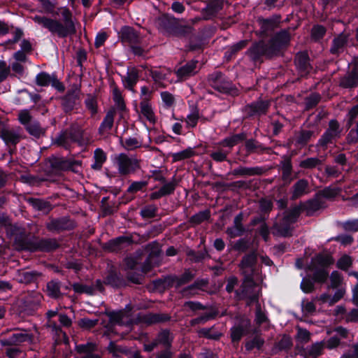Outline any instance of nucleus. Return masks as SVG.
<instances>
[{"instance_id": "nucleus-4", "label": "nucleus", "mask_w": 358, "mask_h": 358, "mask_svg": "<svg viewBox=\"0 0 358 358\" xmlns=\"http://www.w3.org/2000/svg\"><path fill=\"white\" fill-rule=\"evenodd\" d=\"M114 164L121 175L130 174L139 167L138 161L134 157H129L124 153L116 155Z\"/></svg>"}, {"instance_id": "nucleus-24", "label": "nucleus", "mask_w": 358, "mask_h": 358, "mask_svg": "<svg viewBox=\"0 0 358 358\" xmlns=\"http://www.w3.org/2000/svg\"><path fill=\"white\" fill-rule=\"evenodd\" d=\"M160 95L162 103L166 108H170L175 105L176 99L171 93L164 91L162 92Z\"/></svg>"}, {"instance_id": "nucleus-47", "label": "nucleus", "mask_w": 358, "mask_h": 358, "mask_svg": "<svg viewBox=\"0 0 358 358\" xmlns=\"http://www.w3.org/2000/svg\"><path fill=\"white\" fill-rule=\"evenodd\" d=\"M199 334L202 336L212 339H217L220 336L217 332H213L210 329H202L199 331Z\"/></svg>"}, {"instance_id": "nucleus-53", "label": "nucleus", "mask_w": 358, "mask_h": 358, "mask_svg": "<svg viewBox=\"0 0 358 358\" xmlns=\"http://www.w3.org/2000/svg\"><path fill=\"white\" fill-rule=\"evenodd\" d=\"M108 38V35L105 32H99L95 38V46L96 48L101 47Z\"/></svg>"}, {"instance_id": "nucleus-14", "label": "nucleus", "mask_w": 358, "mask_h": 358, "mask_svg": "<svg viewBox=\"0 0 358 358\" xmlns=\"http://www.w3.org/2000/svg\"><path fill=\"white\" fill-rule=\"evenodd\" d=\"M121 38L129 43H136L138 41V35L136 32L129 27H124L121 29Z\"/></svg>"}, {"instance_id": "nucleus-3", "label": "nucleus", "mask_w": 358, "mask_h": 358, "mask_svg": "<svg viewBox=\"0 0 358 358\" xmlns=\"http://www.w3.org/2000/svg\"><path fill=\"white\" fill-rule=\"evenodd\" d=\"M333 263L334 259L329 254H319L312 259L308 270L313 272V278L316 282H324L329 274L326 267Z\"/></svg>"}, {"instance_id": "nucleus-34", "label": "nucleus", "mask_w": 358, "mask_h": 358, "mask_svg": "<svg viewBox=\"0 0 358 358\" xmlns=\"http://www.w3.org/2000/svg\"><path fill=\"white\" fill-rule=\"evenodd\" d=\"M324 346V345L322 342L316 343L308 349V353L309 355L313 357H316L321 354Z\"/></svg>"}, {"instance_id": "nucleus-32", "label": "nucleus", "mask_w": 358, "mask_h": 358, "mask_svg": "<svg viewBox=\"0 0 358 358\" xmlns=\"http://www.w3.org/2000/svg\"><path fill=\"white\" fill-rule=\"evenodd\" d=\"M52 76L42 72L38 73L36 77V83L41 86H47L50 84Z\"/></svg>"}, {"instance_id": "nucleus-31", "label": "nucleus", "mask_w": 358, "mask_h": 358, "mask_svg": "<svg viewBox=\"0 0 358 358\" xmlns=\"http://www.w3.org/2000/svg\"><path fill=\"white\" fill-rule=\"evenodd\" d=\"M29 339V336L27 334L24 332H17L13 334L9 338V343L11 344L17 345L18 343H22Z\"/></svg>"}, {"instance_id": "nucleus-25", "label": "nucleus", "mask_w": 358, "mask_h": 358, "mask_svg": "<svg viewBox=\"0 0 358 358\" xmlns=\"http://www.w3.org/2000/svg\"><path fill=\"white\" fill-rule=\"evenodd\" d=\"M10 76H13L10 66H8L4 60H0V83L6 80Z\"/></svg>"}, {"instance_id": "nucleus-44", "label": "nucleus", "mask_w": 358, "mask_h": 358, "mask_svg": "<svg viewBox=\"0 0 358 358\" xmlns=\"http://www.w3.org/2000/svg\"><path fill=\"white\" fill-rule=\"evenodd\" d=\"M264 343V340L256 336L252 341L246 343L245 347L248 350H252L254 348H260Z\"/></svg>"}, {"instance_id": "nucleus-50", "label": "nucleus", "mask_w": 358, "mask_h": 358, "mask_svg": "<svg viewBox=\"0 0 358 358\" xmlns=\"http://www.w3.org/2000/svg\"><path fill=\"white\" fill-rule=\"evenodd\" d=\"M319 164V160L317 158H308L301 162V166L304 168H313Z\"/></svg>"}, {"instance_id": "nucleus-15", "label": "nucleus", "mask_w": 358, "mask_h": 358, "mask_svg": "<svg viewBox=\"0 0 358 358\" xmlns=\"http://www.w3.org/2000/svg\"><path fill=\"white\" fill-rule=\"evenodd\" d=\"M295 64L302 73H306L308 71V59L306 53L297 54L295 58Z\"/></svg>"}, {"instance_id": "nucleus-58", "label": "nucleus", "mask_w": 358, "mask_h": 358, "mask_svg": "<svg viewBox=\"0 0 358 358\" xmlns=\"http://www.w3.org/2000/svg\"><path fill=\"white\" fill-rule=\"evenodd\" d=\"M301 287L304 292L309 293L313 289V283L309 280L303 279L301 283Z\"/></svg>"}, {"instance_id": "nucleus-38", "label": "nucleus", "mask_w": 358, "mask_h": 358, "mask_svg": "<svg viewBox=\"0 0 358 358\" xmlns=\"http://www.w3.org/2000/svg\"><path fill=\"white\" fill-rule=\"evenodd\" d=\"M123 145L126 149L133 150L139 148L141 145V142L138 141L136 138H129L125 139Z\"/></svg>"}, {"instance_id": "nucleus-56", "label": "nucleus", "mask_w": 358, "mask_h": 358, "mask_svg": "<svg viewBox=\"0 0 358 358\" xmlns=\"http://www.w3.org/2000/svg\"><path fill=\"white\" fill-rule=\"evenodd\" d=\"M343 358H358V345H353L349 352L343 355Z\"/></svg>"}, {"instance_id": "nucleus-1", "label": "nucleus", "mask_w": 358, "mask_h": 358, "mask_svg": "<svg viewBox=\"0 0 358 358\" xmlns=\"http://www.w3.org/2000/svg\"><path fill=\"white\" fill-rule=\"evenodd\" d=\"M62 21L52 19L43 15H35L32 20L43 28L47 29L52 34L64 38L76 33V26L72 13L69 8L61 9Z\"/></svg>"}, {"instance_id": "nucleus-37", "label": "nucleus", "mask_w": 358, "mask_h": 358, "mask_svg": "<svg viewBox=\"0 0 358 358\" xmlns=\"http://www.w3.org/2000/svg\"><path fill=\"white\" fill-rule=\"evenodd\" d=\"M199 119V112L197 110H192L187 117L186 123L188 127H194L196 125Z\"/></svg>"}, {"instance_id": "nucleus-49", "label": "nucleus", "mask_w": 358, "mask_h": 358, "mask_svg": "<svg viewBox=\"0 0 358 358\" xmlns=\"http://www.w3.org/2000/svg\"><path fill=\"white\" fill-rule=\"evenodd\" d=\"M344 227L347 231H358V219L345 222Z\"/></svg>"}, {"instance_id": "nucleus-35", "label": "nucleus", "mask_w": 358, "mask_h": 358, "mask_svg": "<svg viewBox=\"0 0 358 358\" xmlns=\"http://www.w3.org/2000/svg\"><path fill=\"white\" fill-rule=\"evenodd\" d=\"M352 259L348 255L341 257L337 262V266L343 270L348 269L352 264Z\"/></svg>"}, {"instance_id": "nucleus-11", "label": "nucleus", "mask_w": 358, "mask_h": 358, "mask_svg": "<svg viewBox=\"0 0 358 358\" xmlns=\"http://www.w3.org/2000/svg\"><path fill=\"white\" fill-rule=\"evenodd\" d=\"M94 162L91 165L94 170H100L106 160V153L101 149L96 148L94 153Z\"/></svg>"}, {"instance_id": "nucleus-8", "label": "nucleus", "mask_w": 358, "mask_h": 358, "mask_svg": "<svg viewBox=\"0 0 358 358\" xmlns=\"http://www.w3.org/2000/svg\"><path fill=\"white\" fill-rule=\"evenodd\" d=\"M242 219L243 215L238 214L234 218V226L227 229V233L230 238L239 236L243 234L244 229L241 224Z\"/></svg>"}, {"instance_id": "nucleus-27", "label": "nucleus", "mask_w": 358, "mask_h": 358, "mask_svg": "<svg viewBox=\"0 0 358 358\" xmlns=\"http://www.w3.org/2000/svg\"><path fill=\"white\" fill-rule=\"evenodd\" d=\"M27 131L32 136L36 137H39L43 133V131L38 124V122L35 121L31 122L25 127Z\"/></svg>"}, {"instance_id": "nucleus-13", "label": "nucleus", "mask_w": 358, "mask_h": 358, "mask_svg": "<svg viewBox=\"0 0 358 358\" xmlns=\"http://www.w3.org/2000/svg\"><path fill=\"white\" fill-rule=\"evenodd\" d=\"M347 43V36L345 34H340L333 41V45L331 48V52L333 54H337L343 50L345 45Z\"/></svg>"}, {"instance_id": "nucleus-36", "label": "nucleus", "mask_w": 358, "mask_h": 358, "mask_svg": "<svg viewBox=\"0 0 358 358\" xmlns=\"http://www.w3.org/2000/svg\"><path fill=\"white\" fill-rule=\"evenodd\" d=\"M112 91L114 101L120 108H124V104L120 91L115 86H113Z\"/></svg>"}, {"instance_id": "nucleus-5", "label": "nucleus", "mask_w": 358, "mask_h": 358, "mask_svg": "<svg viewBox=\"0 0 358 358\" xmlns=\"http://www.w3.org/2000/svg\"><path fill=\"white\" fill-rule=\"evenodd\" d=\"M139 116L141 119L148 121L151 124H155L157 120L154 108L148 99H143L140 102Z\"/></svg>"}, {"instance_id": "nucleus-28", "label": "nucleus", "mask_w": 358, "mask_h": 358, "mask_svg": "<svg viewBox=\"0 0 358 358\" xmlns=\"http://www.w3.org/2000/svg\"><path fill=\"white\" fill-rule=\"evenodd\" d=\"M268 103L267 101H259L251 104L249 108L251 109L254 114L264 113L268 108Z\"/></svg>"}, {"instance_id": "nucleus-6", "label": "nucleus", "mask_w": 358, "mask_h": 358, "mask_svg": "<svg viewBox=\"0 0 358 358\" xmlns=\"http://www.w3.org/2000/svg\"><path fill=\"white\" fill-rule=\"evenodd\" d=\"M259 287L254 282L250 275H246L243 282V292L252 300H256L258 298Z\"/></svg>"}, {"instance_id": "nucleus-41", "label": "nucleus", "mask_w": 358, "mask_h": 358, "mask_svg": "<svg viewBox=\"0 0 358 358\" xmlns=\"http://www.w3.org/2000/svg\"><path fill=\"white\" fill-rule=\"evenodd\" d=\"M34 207L39 210L48 212L50 210V205L49 203L40 200L36 199L33 201Z\"/></svg>"}, {"instance_id": "nucleus-16", "label": "nucleus", "mask_w": 358, "mask_h": 358, "mask_svg": "<svg viewBox=\"0 0 358 358\" xmlns=\"http://www.w3.org/2000/svg\"><path fill=\"white\" fill-rule=\"evenodd\" d=\"M94 348L95 345L92 343L80 345L76 347L77 351L78 352L84 354V355L80 358H99L97 355L92 353Z\"/></svg>"}, {"instance_id": "nucleus-46", "label": "nucleus", "mask_w": 358, "mask_h": 358, "mask_svg": "<svg viewBox=\"0 0 358 358\" xmlns=\"http://www.w3.org/2000/svg\"><path fill=\"white\" fill-rule=\"evenodd\" d=\"M76 99V96L73 94H68L66 96L63 102V106L65 110L72 109L73 104H75Z\"/></svg>"}, {"instance_id": "nucleus-26", "label": "nucleus", "mask_w": 358, "mask_h": 358, "mask_svg": "<svg viewBox=\"0 0 358 358\" xmlns=\"http://www.w3.org/2000/svg\"><path fill=\"white\" fill-rule=\"evenodd\" d=\"M244 139L243 134H236L228 137L222 141L221 145L226 147H233Z\"/></svg>"}, {"instance_id": "nucleus-7", "label": "nucleus", "mask_w": 358, "mask_h": 358, "mask_svg": "<svg viewBox=\"0 0 358 358\" xmlns=\"http://www.w3.org/2000/svg\"><path fill=\"white\" fill-rule=\"evenodd\" d=\"M196 62H191L178 69L176 73L178 79L185 80L194 75L196 72Z\"/></svg>"}, {"instance_id": "nucleus-9", "label": "nucleus", "mask_w": 358, "mask_h": 358, "mask_svg": "<svg viewBox=\"0 0 358 358\" xmlns=\"http://www.w3.org/2000/svg\"><path fill=\"white\" fill-rule=\"evenodd\" d=\"M338 124L335 120H331L329 122V128L322 136L321 141L323 144H326L330 141L331 138L335 137L338 134Z\"/></svg>"}, {"instance_id": "nucleus-18", "label": "nucleus", "mask_w": 358, "mask_h": 358, "mask_svg": "<svg viewBox=\"0 0 358 358\" xmlns=\"http://www.w3.org/2000/svg\"><path fill=\"white\" fill-rule=\"evenodd\" d=\"M47 292L52 298H58L61 295L59 283L52 280L47 284Z\"/></svg>"}, {"instance_id": "nucleus-59", "label": "nucleus", "mask_w": 358, "mask_h": 358, "mask_svg": "<svg viewBox=\"0 0 358 358\" xmlns=\"http://www.w3.org/2000/svg\"><path fill=\"white\" fill-rule=\"evenodd\" d=\"M315 310V306L314 303L311 301L303 302L302 304V310L306 314H310L314 312Z\"/></svg>"}, {"instance_id": "nucleus-10", "label": "nucleus", "mask_w": 358, "mask_h": 358, "mask_svg": "<svg viewBox=\"0 0 358 358\" xmlns=\"http://www.w3.org/2000/svg\"><path fill=\"white\" fill-rule=\"evenodd\" d=\"M358 83V69H355L351 73L343 78L341 80V85L344 87H352Z\"/></svg>"}, {"instance_id": "nucleus-17", "label": "nucleus", "mask_w": 358, "mask_h": 358, "mask_svg": "<svg viewBox=\"0 0 358 358\" xmlns=\"http://www.w3.org/2000/svg\"><path fill=\"white\" fill-rule=\"evenodd\" d=\"M1 138L6 143L16 144L20 140V136L13 130L5 129L1 132Z\"/></svg>"}, {"instance_id": "nucleus-45", "label": "nucleus", "mask_w": 358, "mask_h": 358, "mask_svg": "<svg viewBox=\"0 0 358 358\" xmlns=\"http://www.w3.org/2000/svg\"><path fill=\"white\" fill-rule=\"evenodd\" d=\"M324 34L325 29L322 26L317 25L312 29V37L315 40L321 38L324 35Z\"/></svg>"}, {"instance_id": "nucleus-19", "label": "nucleus", "mask_w": 358, "mask_h": 358, "mask_svg": "<svg viewBox=\"0 0 358 358\" xmlns=\"http://www.w3.org/2000/svg\"><path fill=\"white\" fill-rule=\"evenodd\" d=\"M129 243V240L123 236L118 237L108 242V248L111 250H117L123 248L126 244Z\"/></svg>"}, {"instance_id": "nucleus-62", "label": "nucleus", "mask_w": 358, "mask_h": 358, "mask_svg": "<svg viewBox=\"0 0 358 358\" xmlns=\"http://www.w3.org/2000/svg\"><path fill=\"white\" fill-rule=\"evenodd\" d=\"M237 282L238 280L236 277L231 276L229 278L226 286V290L229 293L231 292L234 290L235 285L237 284Z\"/></svg>"}, {"instance_id": "nucleus-40", "label": "nucleus", "mask_w": 358, "mask_h": 358, "mask_svg": "<svg viewBox=\"0 0 358 358\" xmlns=\"http://www.w3.org/2000/svg\"><path fill=\"white\" fill-rule=\"evenodd\" d=\"M331 285L330 287L333 289L337 288L342 282V277L341 274L337 271L331 273L330 276Z\"/></svg>"}, {"instance_id": "nucleus-29", "label": "nucleus", "mask_w": 358, "mask_h": 358, "mask_svg": "<svg viewBox=\"0 0 358 358\" xmlns=\"http://www.w3.org/2000/svg\"><path fill=\"white\" fill-rule=\"evenodd\" d=\"M322 207L323 203L319 198L309 201L306 205L308 213H313Z\"/></svg>"}, {"instance_id": "nucleus-61", "label": "nucleus", "mask_w": 358, "mask_h": 358, "mask_svg": "<svg viewBox=\"0 0 358 358\" xmlns=\"http://www.w3.org/2000/svg\"><path fill=\"white\" fill-rule=\"evenodd\" d=\"M175 189V185L172 182L165 184L159 190L161 194L166 195L171 194Z\"/></svg>"}, {"instance_id": "nucleus-20", "label": "nucleus", "mask_w": 358, "mask_h": 358, "mask_svg": "<svg viewBox=\"0 0 358 358\" xmlns=\"http://www.w3.org/2000/svg\"><path fill=\"white\" fill-rule=\"evenodd\" d=\"M256 261V255L254 253L246 255L243 257L241 263V267L243 269V272L245 273L247 271L245 269H248L249 271H252V266L255 264Z\"/></svg>"}, {"instance_id": "nucleus-21", "label": "nucleus", "mask_w": 358, "mask_h": 358, "mask_svg": "<svg viewBox=\"0 0 358 358\" xmlns=\"http://www.w3.org/2000/svg\"><path fill=\"white\" fill-rule=\"evenodd\" d=\"M137 80L138 73L135 69H131L127 73V76L124 80V86L129 90H132Z\"/></svg>"}, {"instance_id": "nucleus-33", "label": "nucleus", "mask_w": 358, "mask_h": 358, "mask_svg": "<svg viewBox=\"0 0 358 358\" xmlns=\"http://www.w3.org/2000/svg\"><path fill=\"white\" fill-rule=\"evenodd\" d=\"M18 120L22 124L26 127L32 122V117L28 110H22L19 112Z\"/></svg>"}, {"instance_id": "nucleus-64", "label": "nucleus", "mask_w": 358, "mask_h": 358, "mask_svg": "<svg viewBox=\"0 0 358 358\" xmlns=\"http://www.w3.org/2000/svg\"><path fill=\"white\" fill-rule=\"evenodd\" d=\"M348 138L349 141L351 143H356L358 141V125L355 129L350 130Z\"/></svg>"}, {"instance_id": "nucleus-51", "label": "nucleus", "mask_w": 358, "mask_h": 358, "mask_svg": "<svg viewBox=\"0 0 358 358\" xmlns=\"http://www.w3.org/2000/svg\"><path fill=\"white\" fill-rule=\"evenodd\" d=\"M98 322L97 320H90L88 318H83L80 320L79 324L86 329H90L94 327Z\"/></svg>"}, {"instance_id": "nucleus-23", "label": "nucleus", "mask_w": 358, "mask_h": 358, "mask_svg": "<svg viewBox=\"0 0 358 358\" xmlns=\"http://www.w3.org/2000/svg\"><path fill=\"white\" fill-rule=\"evenodd\" d=\"M114 122V111H109L105 118L103 119L101 126H100V130L101 131H106L110 130L113 125Z\"/></svg>"}, {"instance_id": "nucleus-55", "label": "nucleus", "mask_w": 358, "mask_h": 358, "mask_svg": "<svg viewBox=\"0 0 358 358\" xmlns=\"http://www.w3.org/2000/svg\"><path fill=\"white\" fill-rule=\"evenodd\" d=\"M340 344V338L337 336H332L326 343L325 347L328 349H333L336 348Z\"/></svg>"}, {"instance_id": "nucleus-57", "label": "nucleus", "mask_w": 358, "mask_h": 358, "mask_svg": "<svg viewBox=\"0 0 358 358\" xmlns=\"http://www.w3.org/2000/svg\"><path fill=\"white\" fill-rule=\"evenodd\" d=\"M227 153L223 151H216L212 152L210 157L217 162H222L226 159Z\"/></svg>"}, {"instance_id": "nucleus-12", "label": "nucleus", "mask_w": 358, "mask_h": 358, "mask_svg": "<svg viewBox=\"0 0 358 358\" xmlns=\"http://www.w3.org/2000/svg\"><path fill=\"white\" fill-rule=\"evenodd\" d=\"M308 193V182L300 180L293 186L292 198L296 199Z\"/></svg>"}, {"instance_id": "nucleus-43", "label": "nucleus", "mask_w": 358, "mask_h": 358, "mask_svg": "<svg viewBox=\"0 0 358 358\" xmlns=\"http://www.w3.org/2000/svg\"><path fill=\"white\" fill-rule=\"evenodd\" d=\"M243 334V329L242 327H234L231 328V337L234 342L238 341Z\"/></svg>"}, {"instance_id": "nucleus-48", "label": "nucleus", "mask_w": 358, "mask_h": 358, "mask_svg": "<svg viewBox=\"0 0 358 358\" xmlns=\"http://www.w3.org/2000/svg\"><path fill=\"white\" fill-rule=\"evenodd\" d=\"M297 338L302 343H307L310 339V333L306 329L298 328Z\"/></svg>"}, {"instance_id": "nucleus-63", "label": "nucleus", "mask_w": 358, "mask_h": 358, "mask_svg": "<svg viewBox=\"0 0 358 358\" xmlns=\"http://www.w3.org/2000/svg\"><path fill=\"white\" fill-rule=\"evenodd\" d=\"M345 294V289L344 288H339L336 290V292H335V294L333 295L332 296V301L331 302H334L336 303L338 302L340 299H341L344 295Z\"/></svg>"}, {"instance_id": "nucleus-39", "label": "nucleus", "mask_w": 358, "mask_h": 358, "mask_svg": "<svg viewBox=\"0 0 358 358\" xmlns=\"http://www.w3.org/2000/svg\"><path fill=\"white\" fill-rule=\"evenodd\" d=\"M156 213V208L155 206H148L144 207L141 210V215L145 219L151 218L155 216Z\"/></svg>"}, {"instance_id": "nucleus-52", "label": "nucleus", "mask_w": 358, "mask_h": 358, "mask_svg": "<svg viewBox=\"0 0 358 358\" xmlns=\"http://www.w3.org/2000/svg\"><path fill=\"white\" fill-rule=\"evenodd\" d=\"M22 62H19L15 61L14 62H13L11 64V66H10L12 69L13 72H15V73H17L20 76H22L24 71V67L22 64Z\"/></svg>"}, {"instance_id": "nucleus-22", "label": "nucleus", "mask_w": 358, "mask_h": 358, "mask_svg": "<svg viewBox=\"0 0 358 358\" xmlns=\"http://www.w3.org/2000/svg\"><path fill=\"white\" fill-rule=\"evenodd\" d=\"M194 155V151L192 148H189L180 152L172 154L173 161L178 162L185 159L190 158Z\"/></svg>"}, {"instance_id": "nucleus-2", "label": "nucleus", "mask_w": 358, "mask_h": 358, "mask_svg": "<svg viewBox=\"0 0 358 358\" xmlns=\"http://www.w3.org/2000/svg\"><path fill=\"white\" fill-rule=\"evenodd\" d=\"M290 40V36L287 31H282L278 33L268 44L259 42L255 44L250 49V53L251 56L256 59L262 55L271 56L282 47L287 45Z\"/></svg>"}, {"instance_id": "nucleus-60", "label": "nucleus", "mask_w": 358, "mask_h": 358, "mask_svg": "<svg viewBox=\"0 0 358 358\" xmlns=\"http://www.w3.org/2000/svg\"><path fill=\"white\" fill-rule=\"evenodd\" d=\"M145 185V182H134L129 187L127 191L131 193L136 192L141 189Z\"/></svg>"}, {"instance_id": "nucleus-54", "label": "nucleus", "mask_w": 358, "mask_h": 358, "mask_svg": "<svg viewBox=\"0 0 358 358\" xmlns=\"http://www.w3.org/2000/svg\"><path fill=\"white\" fill-rule=\"evenodd\" d=\"M151 76L153 80L158 83H161L162 80L166 79V74L163 73L161 71L155 70L151 71Z\"/></svg>"}, {"instance_id": "nucleus-42", "label": "nucleus", "mask_w": 358, "mask_h": 358, "mask_svg": "<svg viewBox=\"0 0 358 358\" xmlns=\"http://www.w3.org/2000/svg\"><path fill=\"white\" fill-rule=\"evenodd\" d=\"M34 275L29 271H22L19 273L17 280L20 282L29 283L34 279Z\"/></svg>"}, {"instance_id": "nucleus-30", "label": "nucleus", "mask_w": 358, "mask_h": 358, "mask_svg": "<svg viewBox=\"0 0 358 358\" xmlns=\"http://www.w3.org/2000/svg\"><path fill=\"white\" fill-rule=\"evenodd\" d=\"M172 341L171 334L168 331H162L157 336L156 342L157 344L162 343L164 346H169Z\"/></svg>"}]
</instances>
